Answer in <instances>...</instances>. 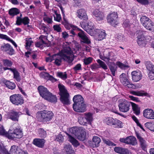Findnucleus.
<instances>
[{"label":"nucleus","mask_w":154,"mask_h":154,"mask_svg":"<svg viewBox=\"0 0 154 154\" xmlns=\"http://www.w3.org/2000/svg\"><path fill=\"white\" fill-rule=\"evenodd\" d=\"M73 56L72 52L70 48L69 47H64L59 54L54 55L53 58L54 60V63L57 66H60L63 58L69 63H70L73 60Z\"/></svg>","instance_id":"f257e3e1"},{"label":"nucleus","mask_w":154,"mask_h":154,"mask_svg":"<svg viewBox=\"0 0 154 154\" xmlns=\"http://www.w3.org/2000/svg\"><path fill=\"white\" fill-rule=\"evenodd\" d=\"M40 95L45 99L50 102H56L57 98L55 95H53L47 88L42 86H39L38 88Z\"/></svg>","instance_id":"f03ea898"},{"label":"nucleus","mask_w":154,"mask_h":154,"mask_svg":"<svg viewBox=\"0 0 154 154\" xmlns=\"http://www.w3.org/2000/svg\"><path fill=\"white\" fill-rule=\"evenodd\" d=\"M54 116V114L51 111L44 110L38 112L36 114V117L38 120L43 122L50 121Z\"/></svg>","instance_id":"7ed1b4c3"},{"label":"nucleus","mask_w":154,"mask_h":154,"mask_svg":"<svg viewBox=\"0 0 154 154\" xmlns=\"http://www.w3.org/2000/svg\"><path fill=\"white\" fill-rule=\"evenodd\" d=\"M60 95V100L64 104L68 105L70 104L69 95L64 86L62 85L59 84L58 86Z\"/></svg>","instance_id":"20e7f679"},{"label":"nucleus","mask_w":154,"mask_h":154,"mask_svg":"<svg viewBox=\"0 0 154 154\" xmlns=\"http://www.w3.org/2000/svg\"><path fill=\"white\" fill-rule=\"evenodd\" d=\"M93 120L92 115L90 112L83 114L78 118V122L80 124L83 125H91Z\"/></svg>","instance_id":"39448f33"},{"label":"nucleus","mask_w":154,"mask_h":154,"mask_svg":"<svg viewBox=\"0 0 154 154\" xmlns=\"http://www.w3.org/2000/svg\"><path fill=\"white\" fill-rule=\"evenodd\" d=\"M8 139H13L14 138L20 139L23 136L22 129L20 126H18L12 130H9Z\"/></svg>","instance_id":"423d86ee"},{"label":"nucleus","mask_w":154,"mask_h":154,"mask_svg":"<svg viewBox=\"0 0 154 154\" xmlns=\"http://www.w3.org/2000/svg\"><path fill=\"white\" fill-rule=\"evenodd\" d=\"M145 32L141 30H137L136 32L137 35V42L138 45L141 47L145 46L146 44V40L150 38L149 36L146 37L144 35Z\"/></svg>","instance_id":"0eeeda50"},{"label":"nucleus","mask_w":154,"mask_h":154,"mask_svg":"<svg viewBox=\"0 0 154 154\" xmlns=\"http://www.w3.org/2000/svg\"><path fill=\"white\" fill-rule=\"evenodd\" d=\"M60 9L63 13V21L62 22V24L65 27L68 29H72V30H71L70 31V32L72 35H70V36H73L75 35V33L74 31V30H78V31L80 30V29L77 27L76 26L72 25V24L69 23L68 20L65 18L64 14H63V12L62 7L60 8Z\"/></svg>","instance_id":"6e6552de"},{"label":"nucleus","mask_w":154,"mask_h":154,"mask_svg":"<svg viewBox=\"0 0 154 154\" xmlns=\"http://www.w3.org/2000/svg\"><path fill=\"white\" fill-rule=\"evenodd\" d=\"M118 15L117 12H112L109 13L107 17V20L108 23L114 27L118 23L117 19Z\"/></svg>","instance_id":"1a4fd4ad"},{"label":"nucleus","mask_w":154,"mask_h":154,"mask_svg":"<svg viewBox=\"0 0 154 154\" xmlns=\"http://www.w3.org/2000/svg\"><path fill=\"white\" fill-rule=\"evenodd\" d=\"M11 102L16 105H21L23 103V100L21 95L19 94H14L10 97Z\"/></svg>","instance_id":"9d476101"},{"label":"nucleus","mask_w":154,"mask_h":154,"mask_svg":"<svg viewBox=\"0 0 154 154\" xmlns=\"http://www.w3.org/2000/svg\"><path fill=\"white\" fill-rule=\"evenodd\" d=\"M120 101V103L119 105V110L124 112L128 111L130 106V103L125 100H121Z\"/></svg>","instance_id":"9b49d317"},{"label":"nucleus","mask_w":154,"mask_h":154,"mask_svg":"<svg viewBox=\"0 0 154 154\" xmlns=\"http://www.w3.org/2000/svg\"><path fill=\"white\" fill-rule=\"evenodd\" d=\"M86 105L84 102L73 105L74 110L77 112H83L86 111Z\"/></svg>","instance_id":"f8f14e48"},{"label":"nucleus","mask_w":154,"mask_h":154,"mask_svg":"<svg viewBox=\"0 0 154 154\" xmlns=\"http://www.w3.org/2000/svg\"><path fill=\"white\" fill-rule=\"evenodd\" d=\"M93 14L96 20L98 21L103 20L105 17L104 13L98 9L94 10L93 12Z\"/></svg>","instance_id":"ddd939ff"},{"label":"nucleus","mask_w":154,"mask_h":154,"mask_svg":"<svg viewBox=\"0 0 154 154\" xmlns=\"http://www.w3.org/2000/svg\"><path fill=\"white\" fill-rule=\"evenodd\" d=\"M120 80L121 83L125 86L129 88H132L134 85L130 83L129 81L126 78L125 74L123 73L120 76Z\"/></svg>","instance_id":"4468645a"},{"label":"nucleus","mask_w":154,"mask_h":154,"mask_svg":"<svg viewBox=\"0 0 154 154\" xmlns=\"http://www.w3.org/2000/svg\"><path fill=\"white\" fill-rule=\"evenodd\" d=\"M131 75L132 80L135 82L140 80L142 77V74L139 70L132 71L131 73Z\"/></svg>","instance_id":"2eb2a0df"},{"label":"nucleus","mask_w":154,"mask_h":154,"mask_svg":"<svg viewBox=\"0 0 154 154\" xmlns=\"http://www.w3.org/2000/svg\"><path fill=\"white\" fill-rule=\"evenodd\" d=\"M1 49L3 51L6 52L9 55L14 54V51L12 47L8 44H5L1 47Z\"/></svg>","instance_id":"dca6fc26"},{"label":"nucleus","mask_w":154,"mask_h":154,"mask_svg":"<svg viewBox=\"0 0 154 154\" xmlns=\"http://www.w3.org/2000/svg\"><path fill=\"white\" fill-rule=\"evenodd\" d=\"M76 15L81 20H86L88 19L86 11L84 9H80L77 10Z\"/></svg>","instance_id":"f3484780"},{"label":"nucleus","mask_w":154,"mask_h":154,"mask_svg":"<svg viewBox=\"0 0 154 154\" xmlns=\"http://www.w3.org/2000/svg\"><path fill=\"white\" fill-rule=\"evenodd\" d=\"M20 113L14 110H11L8 114L7 117L14 121H18Z\"/></svg>","instance_id":"a211bd4d"},{"label":"nucleus","mask_w":154,"mask_h":154,"mask_svg":"<svg viewBox=\"0 0 154 154\" xmlns=\"http://www.w3.org/2000/svg\"><path fill=\"white\" fill-rule=\"evenodd\" d=\"M143 116L147 119H154V112L153 110L147 109L143 111Z\"/></svg>","instance_id":"6ab92c4d"},{"label":"nucleus","mask_w":154,"mask_h":154,"mask_svg":"<svg viewBox=\"0 0 154 154\" xmlns=\"http://www.w3.org/2000/svg\"><path fill=\"white\" fill-rule=\"evenodd\" d=\"M96 32V37L98 40L100 41L105 38L106 33L104 30L97 29Z\"/></svg>","instance_id":"aec40b11"},{"label":"nucleus","mask_w":154,"mask_h":154,"mask_svg":"<svg viewBox=\"0 0 154 154\" xmlns=\"http://www.w3.org/2000/svg\"><path fill=\"white\" fill-rule=\"evenodd\" d=\"M136 136L139 141L140 145L141 148L143 150H145L147 147V144L146 141L139 134H136Z\"/></svg>","instance_id":"412c9836"},{"label":"nucleus","mask_w":154,"mask_h":154,"mask_svg":"<svg viewBox=\"0 0 154 154\" xmlns=\"http://www.w3.org/2000/svg\"><path fill=\"white\" fill-rule=\"evenodd\" d=\"M79 36L82 39V41L83 43L88 44L90 43V41L85 32L82 31L81 30L78 33Z\"/></svg>","instance_id":"4be33fe9"},{"label":"nucleus","mask_w":154,"mask_h":154,"mask_svg":"<svg viewBox=\"0 0 154 154\" xmlns=\"http://www.w3.org/2000/svg\"><path fill=\"white\" fill-rule=\"evenodd\" d=\"M3 69L4 71L7 70H9L12 72L14 74V78L17 81H20V76L19 73L15 69H13L8 67L3 68Z\"/></svg>","instance_id":"5701e85b"},{"label":"nucleus","mask_w":154,"mask_h":154,"mask_svg":"<svg viewBox=\"0 0 154 154\" xmlns=\"http://www.w3.org/2000/svg\"><path fill=\"white\" fill-rule=\"evenodd\" d=\"M29 19L27 17H24L23 19H20L19 17H18L17 20H16L15 24L18 26L20 25L22 23H23L24 25H28L29 23Z\"/></svg>","instance_id":"b1692460"},{"label":"nucleus","mask_w":154,"mask_h":154,"mask_svg":"<svg viewBox=\"0 0 154 154\" xmlns=\"http://www.w3.org/2000/svg\"><path fill=\"white\" fill-rule=\"evenodd\" d=\"M81 130V128L74 127L68 129V131L76 136H77Z\"/></svg>","instance_id":"393cba45"},{"label":"nucleus","mask_w":154,"mask_h":154,"mask_svg":"<svg viewBox=\"0 0 154 154\" xmlns=\"http://www.w3.org/2000/svg\"><path fill=\"white\" fill-rule=\"evenodd\" d=\"M114 151L121 154H129V151L127 148L119 147H116L114 149Z\"/></svg>","instance_id":"a878e982"},{"label":"nucleus","mask_w":154,"mask_h":154,"mask_svg":"<svg viewBox=\"0 0 154 154\" xmlns=\"http://www.w3.org/2000/svg\"><path fill=\"white\" fill-rule=\"evenodd\" d=\"M21 149L17 146L14 145L11 147L8 154H19Z\"/></svg>","instance_id":"bb28decb"},{"label":"nucleus","mask_w":154,"mask_h":154,"mask_svg":"<svg viewBox=\"0 0 154 154\" xmlns=\"http://www.w3.org/2000/svg\"><path fill=\"white\" fill-rule=\"evenodd\" d=\"M45 143V140L42 139H35L33 140V144L41 148L43 146Z\"/></svg>","instance_id":"cd10ccee"},{"label":"nucleus","mask_w":154,"mask_h":154,"mask_svg":"<svg viewBox=\"0 0 154 154\" xmlns=\"http://www.w3.org/2000/svg\"><path fill=\"white\" fill-rule=\"evenodd\" d=\"M80 25L83 29L87 31L88 29L90 30H92L94 28V25L93 23L92 22H89L87 24V25L85 26V23L84 22H81L80 23Z\"/></svg>","instance_id":"c85d7f7f"},{"label":"nucleus","mask_w":154,"mask_h":154,"mask_svg":"<svg viewBox=\"0 0 154 154\" xmlns=\"http://www.w3.org/2000/svg\"><path fill=\"white\" fill-rule=\"evenodd\" d=\"M66 134L68 136L69 140L74 146L76 147L79 145V143L77 140L67 133H66Z\"/></svg>","instance_id":"c756f323"},{"label":"nucleus","mask_w":154,"mask_h":154,"mask_svg":"<svg viewBox=\"0 0 154 154\" xmlns=\"http://www.w3.org/2000/svg\"><path fill=\"white\" fill-rule=\"evenodd\" d=\"M52 12L53 13V16L55 20L59 22L61 20L60 15L59 14V11L53 8Z\"/></svg>","instance_id":"7c9ffc66"},{"label":"nucleus","mask_w":154,"mask_h":154,"mask_svg":"<svg viewBox=\"0 0 154 154\" xmlns=\"http://www.w3.org/2000/svg\"><path fill=\"white\" fill-rule=\"evenodd\" d=\"M73 100L74 103L73 105L76 104L84 102L83 98L79 95H75L73 98Z\"/></svg>","instance_id":"2f4dec72"},{"label":"nucleus","mask_w":154,"mask_h":154,"mask_svg":"<svg viewBox=\"0 0 154 154\" xmlns=\"http://www.w3.org/2000/svg\"><path fill=\"white\" fill-rule=\"evenodd\" d=\"M128 144L136 145L137 144V142L136 138L133 136H130L128 137Z\"/></svg>","instance_id":"473e14b6"},{"label":"nucleus","mask_w":154,"mask_h":154,"mask_svg":"<svg viewBox=\"0 0 154 154\" xmlns=\"http://www.w3.org/2000/svg\"><path fill=\"white\" fill-rule=\"evenodd\" d=\"M92 141V146L93 147L99 146L100 143L101 141L100 138L97 136H95L93 137Z\"/></svg>","instance_id":"72a5a7b5"},{"label":"nucleus","mask_w":154,"mask_h":154,"mask_svg":"<svg viewBox=\"0 0 154 154\" xmlns=\"http://www.w3.org/2000/svg\"><path fill=\"white\" fill-rule=\"evenodd\" d=\"M134 112L136 115H138L140 113V108L136 104L131 102Z\"/></svg>","instance_id":"f704fd0d"},{"label":"nucleus","mask_w":154,"mask_h":154,"mask_svg":"<svg viewBox=\"0 0 154 154\" xmlns=\"http://www.w3.org/2000/svg\"><path fill=\"white\" fill-rule=\"evenodd\" d=\"M64 149L67 154H75L74 151L70 145H66L64 147Z\"/></svg>","instance_id":"c9c22d12"},{"label":"nucleus","mask_w":154,"mask_h":154,"mask_svg":"<svg viewBox=\"0 0 154 154\" xmlns=\"http://www.w3.org/2000/svg\"><path fill=\"white\" fill-rule=\"evenodd\" d=\"M151 20L148 17L145 16H143L141 17L140 20L141 23L144 27H146L148 23Z\"/></svg>","instance_id":"e433bc0d"},{"label":"nucleus","mask_w":154,"mask_h":154,"mask_svg":"<svg viewBox=\"0 0 154 154\" xmlns=\"http://www.w3.org/2000/svg\"><path fill=\"white\" fill-rule=\"evenodd\" d=\"M146 68L149 72L154 70V65L149 61H147L145 63Z\"/></svg>","instance_id":"4c0bfd02"},{"label":"nucleus","mask_w":154,"mask_h":154,"mask_svg":"<svg viewBox=\"0 0 154 154\" xmlns=\"http://www.w3.org/2000/svg\"><path fill=\"white\" fill-rule=\"evenodd\" d=\"M3 65L5 67H11L13 64V62L11 60L5 59L2 60Z\"/></svg>","instance_id":"58836bf2"},{"label":"nucleus","mask_w":154,"mask_h":154,"mask_svg":"<svg viewBox=\"0 0 154 154\" xmlns=\"http://www.w3.org/2000/svg\"><path fill=\"white\" fill-rule=\"evenodd\" d=\"M122 123L120 121L117 119H114L112 125L114 127L122 128L123 127Z\"/></svg>","instance_id":"ea45409f"},{"label":"nucleus","mask_w":154,"mask_h":154,"mask_svg":"<svg viewBox=\"0 0 154 154\" xmlns=\"http://www.w3.org/2000/svg\"><path fill=\"white\" fill-rule=\"evenodd\" d=\"M131 93L134 95L139 96H146L147 95V93L142 91H131Z\"/></svg>","instance_id":"a19ab883"},{"label":"nucleus","mask_w":154,"mask_h":154,"mask_svg":"<svg viewBox=\"0 0 154 154\" xmlns=\"http://www.w3.org/2000/svg\"><path fill=\"white\" fill-rule=\"evenodd\" d=\"M5 85L8 88L11 90L14 89L16 87L14 83L8 81H7L5 82Z\"/></svg>","instance_id":"79ce46f5"},{"label":"nucleus","mask_w":154,"mask_h":154,"mask_svg":"<svg viewBox=\"0 0 154 154\" xmlns=\"http://www.w3.org/2000/svg\"><path fill=\"white\" fill-rule=\"evenodd\" d=\"M20 13L19 10L17 8H12L9 11V13L11 16H14L19 14Z\"/></svg>","instance_id":"37998d69"},{"label":"nucleus","mask_w":154,"mask_h":154,"mask_svg":"<svg viewBox=\"0 0 154 154\" xmlns=\"http://www.w3.org/2000/svg\"><path fill=\"white\" fill-rule=\"evenodd\" d=\"M109 68L112 75L115 76L117 69V67L115 66V64L113 63L109 66Z\"/></svg>","instance_id":"c03bdc74"},{"label":"nucleus","mask_w":154,"mask_h":154,"mask_svg":"<svg viewBox=\"0 0 154 154\" xmlns=\"http://www.w3.org/2000/svg\"><path fill=\"white\" fill-rule=\"evenodd\" d=\"M146 25V27L145 26L144 27L146 29L150 31H153L154 30V24L151 20L148 23V24Z\"/></svg>","instance_id":"a18cd8bd"},{"label":"nucleus","mask_w":154,"mask_h":154,"mask_svg":"<svg viewBox=\"0 0 154 154\" xmlns=\"http://www.w3.org/2000/svg\"><path fill=\"white\" fill-rule=\"evenodd\" d=\"M93 59V58L91 57H85L83 60L84 64L86 65L90 64L92 62Z\"/></svg>","instance_id":"49530a36"},{"label":"nucleus","mask_w":154,"mask_h":154,"mask_svg":"<svg viewBox=\"0 0 154 154\" xmlns=\"http://www.w3.org/2000/svg\"><path fill=\"white\" fill-rule=\"evenodd\" d=\"M57 76L63 80H65L67 78V75L66 72H58L57 74Z\"/></svg>","instance_id":"de8ad7c7"},{"label":"nucleus","mask_w":154,"mask_h":154,"mask_svg":"<svg viewBox=\"0 0 154 154\" xmlns=\"http://www.w3.org/2000/svg\"><path fill=\"white\" fill-rule=\"evenodd\" d=\"M35 46L38 47H42L43 46H45L46 45V42L42 39L39 41L37 42L35 44Z\"/></svg>","instance_id":"09e8293b"},{"label":"nucleus","mask_w":154,"mask_h":154,"mask_svg":"<svg viewBox=\"0 0 154 154\" xmlns=\"http://www.w3.org/2000/svg\"><path fill=\"white\" fill-rule=\"evenodd\" d=\"M97 62L99 63L100 67L104 70H105L107 69L108 68L107 66L104 62L99 59L97 60Z\"/></svg>","instance_id":"8fccbe9b"},{"label":"nucleus","mask_w":154,"mask_h":154,"mask_svg":"<svg viewBox=\"0 0 154 154\" xmlns=\"http://www.w3.org/2000/svg\"><path fill=\"white\" fill-rule=\"evenodd\" d=\"M9 134L5 131L3 127H0V135L6 137L8 138Z\"/></svg>","instance_id":"3c124183"},{"label":"nucleus","mask_w":154,"mask_h":154,"mask_svg":"<svg viewBox=\"0 0 154 154\" xmlns=\"http://www.w3.org/2000/svg\"><path fill=\"white\" fill-rule=\"evenodd\" d=\"M40 75L41 77L44 79H46L47 78H48V77H49V78L51 80H52V79H54L52 76L50 77V76L48 73L44 72H41L40 74Z\"/></svg>","instance_id":"603ef678"},{"label":"nucleus","mask_w":154,"mask_h":154,"mask_svg":"<svg viewBox=\"0 0 154 154\" xmlns=\"http://www.w3.org/2000/svg\"><path fill=\"white\" fill-rule=\"evenodd\" d=\"M26 49H29V47L33 43V41H32V38H30L26 39Z\"/></svg>","instance_id":"864d4df0"},{"label":"nucleus","mask_w":154,"mask_h":154,"mask_svg":"<svg viewBox=\"0 0 154 154\" xmlns=\"http://www.w3.org/2000/svg\"><path fill=\"white\" fill-rule=\"evenodd\" d=\"M39 135L41 137H46L47 134L46 131L44 130L43 129H39Z\"/></svg>","instance_id":"5fc2aeb1"},{"label":"nucleus","mask_w":154,"mask_h":154,"mask_svg":"<svg viewBox=\"0 0 154 154\" xmlns=\"http://www.w3.org/2000/svg\"><path fill=\"white\" fill-rule=\"evenodd\" d=\"M116 38L118 41L120 42H124L125 40V38L124 35L122 34H118Z\"/></svg>","instance_id":"6e6d98bb"},{"label":"nucleus","mask_w":154,"mask_h":154,"mask_svg":"<svg viewBox=\"0 0 154 154\" xmlns=\"http://www.w3.org/2000/svg\"><path fill=\"white\" fill-rule=\"evenodd\" d=\"M73 70L75 72H78L82 70V65L80 63L77 64L73 68Z\"/></svg>","instance_id":"4d7b16f0"},{"label":"nucleus","mask_w":154,"mask_h":154,"mask_svg":"<svg viewBox=\"0 0 154 154\" xmlns=\"http://www.w3.org/2000/svg\"><path fill=\"white\" fill-rule=\"evenodd\" d=\"M103 140L104 143L109 146H115L116 144L114 143L108 139L105 138L103 139Z\"/></svg>","instance_id":"13d9d810"},{"label":"nucleus","mask_w":154,"mask_h":154,"mask_svg":"<svg viewBox=\"0 0 154 154\" xmlns=\"http://www.w3.org/2000/svg\"><path fill=\"white\" fill-rule=\"evenodd\" d=\"M64 140L63 137L62 135L59 134L56 136L55 140L58 142L59 143H62Z\"/></svg>","instance_id":"bf43d9fd"},{"label":"nucleus","mask_w":154,"mask_h":154,"mask_svg":"<svg viewBox=\"0 0 154 154\" xmlns=\"http://www.w3.org/2000/svg\"><path fill=\"white\" fill-rule=\"evenodd\" d=\"M145 125L146 127L151 131H152L154 124L151 122H147L145 123Z\"/></svg>","instance_id":"052dcab7"},{"label":"nucleus","mask_w":154,"mask_h":154,"mask_svg":"<svg viewBox=\"0 0 154 154\" xmlns=\"http://www.w3.org/2000/svg\"><path fill=\"white\" fill-rule=\"evenodd\" d=\"M116 64L119 67L122 69H124L126 68H128L129 67L128 66L125 65L124 64L121 63L119 61L116 62Z\"/></svg>","instance_id":"680f3d73"},{"label":"nucleus","mask_w":154,"mask_h":154,"mask_svg":"<svg viewBox=\"0 0 154 154\" xmlns=\"http://www.w3.org/2000/svg\"><path fill=\"white\" fill-rule=\"evenodd\" d=\"M0 153L1 154H8V152L0 143Z\"/></svg>","instance_id":"e2e57ef3"},{"label":"nucleus","mask_w":154,"mask_h":154,"mask_svg":"<svg viewBox=\"0 0 154 154\" xmlns=\"http://www.w3.org/2000/svg\"><path fill=\"white\" fill-rule=\"evenodd\" d=\"M114 119L112 117H110L106 118L104 120L105 122L107 123V124H110L112 125Z\"/></svg>","instance_id":"0e129e2a"},{"label":"nucleus","mask_w":154,"mask_h":154,"mask_svg":"<svg viewBox=\"0 0 154 154\" xmlns=\"http://www.w3.org/2000/svg\"><path fill=\"white\" fill-rule=\"evenodd\" d=\"M148 76L150 80H154V70L149 72Z\"/></svg>","instance_id":"69168bd1"},{"label":"nucleus","mask_w":154,"mask_h":154,"mask_svg":"<svg viewBox=\"0 0 154 154\" xmlns=\"http://www.w3.org/2000/svg\"><path fill=\"white\" fill-rule=\"evenodd\" d=\"M40 28L43 31L45 34L47 35L48 34V28L45 25H42L40 26Z\"/></svg>","instance_id":"338daca9"},{"label":"nucleus","mask_w":154,"mask_h":154,"mask_svg":"<svg viewBox=\"0 0 154 154\" xmlns=\"http://www.w3.org/2000/svg\"><path fill=\"white\" fill-rule=\"evenodd\" d=\"M53 28L54 30L57 31L58 32H60L61 31V28L59 25H54L53 26Z\"/></svg>","instance_id":"774afa93"}]
</instances>
